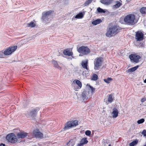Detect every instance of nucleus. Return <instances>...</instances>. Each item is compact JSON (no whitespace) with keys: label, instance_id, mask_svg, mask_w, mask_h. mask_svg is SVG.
Segmentation results:
<instances>
[{"label":"nucleus","instance_id":"1","mask_svg":"<svg viewBox=\"0 0 146 146\" xmlns=\"http://www.w3.org/2000/svg\"><path fill=\"white\" fill-rule=\"evenodd\" d=\"M121 29L119 27L116 25H114L109 27L106 33V35L108 37H110L113 35L117 34L119 30Z\"/></svg>","mask_w":146,"mask_h":146},{"label":"nucleus","instance_id":"2","mask_svg":"<svg viewBox=\"0 0 146 146\" xmlns=\"http://www.w3.org/2000/svg\"><path fill=\"white\" fill-rule=\"evenodd\" d=\"M135 16L133 14H129L127 15L124 18V21L125 24L129 25H133L135 24L134 21Z\"/></svg>","mask_w":146,"mask_h":146},{"label":"nucleus","instance_id":"3","mask_svg":"<svg viewBox=\"0 0 146 146\" xmlns=\"http://www.w3.org/2000/svg\"><path fill=\"white\" fill-rule=\"evenodd\" d=\"M52 11L51 10L42 13V22L45 24L49 23L51 20V14Z\"/></svg>","mask_w":146,"mask_h":146},{"label":"nucleus","instance_id":"4","mask_svg":"<svg viewBox=\"0 0 146 146\" xmlns=\"http://www.w3.org/2000/svg\"><path fill=\"white\" fill-rule=\"evenodd\" d=\"M39 110V108L36 107L30 111H27L25 115L28 117H29L32 119H34L37 115V112Z\"/></svg>","mask_w":146,"mask_h":146},{"label":"nucleus","instance_id":"5","mask_svg":"<svg viewBox=\"0 0 146 146\" xmlns=\"http://www.w3.org/2000/svg\"><path fill=\"white\" fill-rule=\"evenodd\" d=\"M7 141L12 143H15L17 142L18 139L15 135L13 133H9L6 136Z\"/></svg>","mask_w":146,"mask_h":146},{"label":"nucleus","instance_id":"6","mask_svg":"<svg viewBox=\"0 0 146 146\" xmlns=\"http://www.w3.org/2000/svg\"><path fill=\"white\" fill-rule=\"evenodd\" d=\"M17 48V46H11L6 48L3 52L5 56H8L14 52Z\"/></svg>","mask_w":146,"mask_h":146},{"label":"nucleus","instance_id":"7","mask_svg":"<svg viewBox=\"0 0 146 146\" xmlns=\"http://www.w3.org/2000/svg\"><path fill=\"white\" fill-rule=\"evenodd\" d=\"M102 61L101 57L97 58L94 62V69L96 70H99V68L102 66Z\"/></svg>","mask_w":146,"mask_h":146},{"label":"nucleus","instance_id":"8","mask_svg":"<svg viewBox=\"0 0 146 146\" xmlns=\"http://www.w3.org/2000/svg\"><path fill=\"white\" fill-rule=\"evenodd\" d=\"M78 52L84 55H87L90 52L89 49L87 46H82L78 49Z\"/></svg>","mask_w":146,"mask_h":146},{"label":"nucleus","instance_id":"9","mask_svg":"<svg viewBox=\"0 0 146 146\" xmlns=\"http://www.w3.org/2000/svg\"><path fill=\"white\" fill-rule=\"evenodd\" d=\"M129 58L131 61L137 63L139 62V59L141 58L140 56L137 54H131L129 56Z\"/></svg>","mask_w":146,"mask_h":146},{"label":"nucleus","instance_id":"10","mask_svg":"<svg viewBox=\"0 0 146 146\" xmlns=\"http://www.w3.org/2000/svg\"><path fill=\"white\" fill-rule=\"evenodd\" d=\"M144 34L141 32L138 31L136 33L135 38L137 41H141L144 39Z\"/></svg>","mask_w":146,"mask_h":146},{"label":"nucleus","instance_id":"11","mask_svg":"<svg viewBox=\"0 0 146 146\" xmlns=\"http://www.w3.org/2000/svg\"><path fill=\"white\" fill-rule=\"evenodd\" d=\"M29 133L24 131H20L17 133L16 135L18 139H24L28 136Z\"/></svg>","mask_w":146,"mask_h":146},{"label":"nucleus","instance_id":"12","mask_svg":"<svg viewBox=\"0 0 146 146\" xmlns=\"http://www.w3.org/2000/svg\"><path fill=\"white\" fill-rule=\"evenodd\" d=\"M33 135L35 137L37 138H42L43 137L42 133L38 129H37L35 130L33 132Z\"/></svg>","mask_w":146,"mask_h":146},{"label":"nucleus","instance_id":"13","mask_svg":"<svg viewBox=\"0 0 146 146\" xmlns=\"http://www.w3.org/2000/svg\"><path fill=\"white\" fill-rule=\"evenodd\" d=\"M88 141L86 137H84L80 141L79 143L78 144L77 146H83L84 145L88 143Z\"/></svg>","mask_w":146,"mask_h":146},{"label":"nucleus","instance_id":"14","mask_svg":"<svg viewBox=\"0 0 146 146\" xmlns=\"http://www.w3.org/2000/svg\"><path fill=\"white\" fill-rule=\"evenodd\" d=\"M76 140V138L75 137L73 139L69 141V142L67 144V145L69 146H74V145L75 143Z\"/></svg>","mask_w":146,"mask_h":146},{"label":"nucleus","instance_id":"15","mask_svg":"<svg viewBox=\"0 0 146 146\" xmlns=\"http://www.w3.org/2000/svg\"><path fill=\"white\" fill-rule=\"evenodd\" d=\"M63 53L65 55H67L68 56H72L73 53L72 52L70 51L68 49H66L64 50L63 51Z\"/></svg>","mask_w":146,"mask_h":146},{"label":"nucleus","instance_id":"16","mask_svg":"<svg viewBox=\"0 0 146 146\" xmlns=\"http://www.w3.org/2000/svg\"><path fill=\"white\" fill-rule=\"evenodd\" d=\"M88 60H86L84 61H83L82 62L81 65L83 68L87 70L88 69Z\"/></svg>","mask_w":146,"mask_h":146},{"label":"nucleus","instance_id":"17","mask_svg":"<svg viewBox=\"0 0 146 146\" xmlns=\"http://www.w3.org/2000/svg\"><path fill=\"white\" fill-rule=\"evenodd\" d=\"M118 110L115 108H114L113 110L112 114L113 118H116L118 115Z\"/></svg>","mask_w":146,"mask_h":146},{"label":"nucleus","instance_id":"18","mask_svg":"<svg viewBox=\"0 0 146 146\" xmlns=\"http://www.w3.org/2000/svg\"><path fill=\"white\" fill-rule=\"evenodd\" d=\"M114 100V97H113V94H109L108 98V102L111 103Z\"/></svg>","mask_w":146,"mask_h":146},{"label":"nucleus","instance_id":"19","mask_svg":"<svg viewBox=\"0 0 146 146\" xmlns=\"http://www.w3.org/2000/svg\"><path fill=\"white\" fill-rule=\"evenodd\" d=\"M72 124L70 121L67 122L66 123L63 129L64 130H66L69 129L70 128L72 127Z\"/></svg>","mask_w":146,"mask_h":146},{"label":"nucleus","instance_id":"20","mask_svg":"<svg viewBox=\"0 0 146 146\" xmlns=\"http://www.w3.org/2000/svg\"><path fill=\"white\" fill-rule=\"evenodd\" d=\"M113 0H100V2L106 5H109L111 3Z\"/></svg>","mask_w":146,"mask_h":146},{"label":"nucleus","instance_id":"21","mask_svg":"<svg viewBox=\"0 0 146 146\" xmlns=\"http://www.w3.org/2000/svg\"><path fill=\"white\" fill-rule=\"evenodd\" d=\"M82 98L84 101L86 100L88 98L87 96V93L86 91H83L82 94Z\"/></svg>","mask_w":146,"mask_h":146},{"label":"nucleus","instance_id":"22","mask_svg":"<svg viewBox=\"0 0 146 146\" xmlns=\"http://www.w3.org/2000/svg\"><path fill=\"white\" fill-rule=\"evenodd\" d=\"M139 67L138 65L137 66L133 67H132L128 69L127 71V72H133L136 70Z\"/></svg>","mask_w":146,"mask_h":146},{"label":"nucleus","instance_id":"23","mask_svg":"<svg viewBox=\"0 0 146 146\" xmlns=\"http://www.w3.org/2000/svg\"><path fill=\"white\" fill-rule=\"evenodd\" d=\"M102 21L100 19H97L94 21L92 22V25H96L102 22Z\"/></svg>","mask_w":146,"mask_h":146},{"label":"nucleus","instance_id":"24","mask_svg":"<svg viewBox=\"0 0 146 146\" xmlns=\"http://www.w3.org/2000/svg\"><path fill=\"white\" fill-rule=\"evenodd\" d=\"M52 63L53 64L54 67L59 69H61L60 67L58 65V63L56 61L53 60L52 61Z\"/></svg>","mask_w":146,"mask_h":146},{"label":"nucleus","instance_id":"25","mask_svg":"<svg viewBox=\"0 0 146 146\" xmlns=\"http://www.w3.org/2000/svg\"><path fill=\"white\" fill-rule=\"evenodd\" d=\"M84 15L82 12H80L77 14L75 16V18L76 19H81L83 17Z\"/></svg>","mask_w":146,"mask_h":146},{"label":"nucleus","instance_id":"26","mask_svg":"<svg viewBox=\"0 0 146 146\" xmlns=\"http://www.w3.org/2000/svg\"><path fill=\"white\" fill-rule=\"evenodd\" d=\"M140 12L142 14H146V7H142L140 9Z\"/></svg>","mask_w":146,"mask_h":146},{"label":"nucleus","instance_id":"27","mask_svg":"<svg viewBox=\"0 0 146 146\" xmlns=\"http://www.w3.org/2000/svg\"><path fill=\"white\" fill-rule=\"evenodd\" d=\"M70 122L72 124L71 125L72 127L76 126L78 125V121L76 120L71 121Z\"/></svg>","mask_w":146,"mask_h":146},{"label":"nucleus","instance_id":"28","mask_svg":"<svg viewBox=\"0 0 146 146\" xmlns=\"http://www.w3.org/2000/svg\"><path fill=\"white\" fill-rule=\"evenodd\" d=\"M74 81H75V83H76V84L80 88L82 86V84L80 80H76L74 81L73 82H74Z\"/></svg>","mask_w":146,"mask_h":146},{"label":"nucleus","instance_id":"29","mask_svg":"<svg viewBox=\"0 0 146 146\" xmlns=\"http://www.w3.org/2000/svg\"><path fill=\"white\" fill-rule=\"evenodd\" d=\"M97 11L99 13H105L106 12L105 10L100 7H98L97 8Z\"/></svg>","mask_w":146,"mask_h":146},{"label":"nucleus","instance_id":"30","mask_svg":"<svg viewBox=\"0 0 146 146\" xmlns=\"http://www.w3.org/2000/svg\"><path fill=\"white\" fill-rule=\"evenodd\" d=\"M138 142L137 140H135L133 141L132 142L130 143L129 144V146H134L135 145H136Z\"/></svg>","mask_w":146,"mask_h":146},{"label":"nucleus","instance_id":"31","mask_svg":"<svg viewBox=\"0 0 146 146\" xmlns=\"http://www.w3.org/2000/svg\"><path fill=\"white\" fill-rule=\"evenodd\" d=\"M122 5V4L119 1H117L116 4L113 5V7L114 8H118L120 7Z\"/></svg>","mask_w":146,"mask_h":146},{"label":"nucleus","instance_id":"32","mask_svg":"<svg viewBox=\"0 0 146 146\" xmlns=\"http://www.w3.org/2000/svg\"><path fill=\"white\" fill-rule=\"evenodd\" d=\"M93 0H88L84 4V6H86L91 3Z\"/></svg>","mask_w":146,"mask_h":146},{"label":"nucleus","instance_id":"33","mask_svg":"<svg viewBox=\"0 0 146 146\" xmlns=\"http://www.w3.org/2000/svg\"><path fill=\"white\" fill-rule=\"evenodd\" d=\"M27 26L29 27H34L35 26V24L33 21H31L29 23L27 24Z\"/></svg>","mask_w":146,"mask_h":146},{"label":"nucleus","instance_id":"34","mask_svg":"<svg viewBox=\"0 0 146 146\" xmlns=\"http://www.w3.org/2000/svg\"><path fill=\"white\" fill-rule=\"evenodd\" d=\"M112 80V78H108L107 79H104V81L107 83H109Z\"/></svg>","mask_w":146,"mask_h":146},{"label":"nucleus","instance_id":"35","mask_svg":"<svg viewBox=\"0 0 146 146\" xmlns=\"http://www.w3.org/2000/svg\"><path fill=\"white\" fill-rule=\"evenodd\" d=\"M98 79V75L96 74H94L92 75V80L94 81H96Z\"/></svg>","mask_w":146,"mask_h":146},{"label":"nucleus","instance_id":"36","mask_svg":"<svg viewBox=\"0 0 146 146\" xmlns=\"http://www.w3.org/2000/svg\"><path fill=\"white\" fill-rule=\"evenodd\" d=\"M138 46L140 48H144L145 46V44L143 42H140L138 45Z\"/></svg>","mask_w":146,"mask_h":146},{"label":"nucleus","instance_id":"37","mask_svg":"<svg viewBox=\"0 0 146 146\" xmlns=\"http://www.w3.org/2000/svg\"><path fill=\"white\" fill-rule=\"evenodd\" d=\"M144 121H145V120H144V119L142 118V119H140L139 120L137 121V123L138 124H140L143 123L144 122Z\"/></svg>","mask_w":146,"mask_h":146},{"label":"nucleus","instance_id":"38","mask_svg":"<svg viewBox=\"0 0 146 146\" xmlns=\"http://www.w3.org/2000/svg\"><path fill=\"white\" fill-rule=\"evenodd\" d=\"M85 134L86 135L89 136L91 134V132L89 130H87L85 132Z\"/></svg>","mask_w":146,"mask_h":146},{"label":"nucleus","instance_id":"39","mask_svg":"<svg viewBox=\"0 0 146 146\" xmlns=\"http://www.w3.org/2000/svg\"><path fill=\"white\" fill-rule=\"evenodd\" d=\"M4 56L5 55L4 54V52L3 51H0V58H4Z\"/></svg>","mask_w":146,"mask_h":146},{"label":"nucleus","instance_id":"40","mask_svg":"<svg viewBox=\"0 0 146 146\" xmlns=\"http://www.w3.org/2000/svg\"><path fill=\"white\" fill-rule=\"evenodd\" d=\"M141 134L143 135L144 137H146V130H143L141 133Z\"/></svg>","mask_w":146,"mask_h":146},{"label":"nucleus","instance_id":"41","mask_svg":"<svg viewBox=\"0 0 146 146\" xmlns=\"http://www.w3.org/2000/svg\"><path fill=\"white\" fill-rule=\"evenodd\" d=\"M89 87L91 90L92 92H94L95 90V88H93L92 87L90 86V85H89Z\"/></svg>","mask_w":146,"mask_h":146},{"label":"nucleus","instance_id":"42","mask_svg":"<svg viewBox=\"0 0 146 146\" xmlns=\"http://www.w3.org/2000/svg\"><path fill=\"white\" fill-rule=\"evenodd\" d=\"M146 100V98H142L141 99V102H144Z\"/></svg>","mask_w":146,"mask_h":146},{"label":"nucleus","instance_id":"43","mask_svg":"<svg viewBox=\"0 0 146 146\" xmlns=\"http://www.w3.org/2000/svg\"><path fill=\"white\" fill-rule=\"evenodd\" d=\"M0 146H6L5 144H3V143H1L0 144Z\"/></svg>","mask_w":146,"mask_h":146},{"label":"nucleus","instance_id":"44","mask_svg":"<svg viewBox=\"0 0 146 146\" xmlns=\"http://www.w3.org/2000/svg\"><path fill=\"white\" fill-rule=\"evenodd\" d=\"M144 82L145 83H146V78L145 79V80H144Z\"/></svg>","mask_w":146,"mask_h":146},{"label":"nucleus","instance_id":"45","mask_svg":"<svg viewBox=\"0 0 146 146\" xmlns=\"http://www.w3.org/2000/svg\"><path fill=\"white\" fill-rule=\"evenodd\" d=\"M111 145L110 144L109 145V146H111Z\"/></svg>","mask_w":146,"mask_h":146},{"label":"nucleus","instance_id":"46","mask_svg":"<svg viewBox=\"0 0 146 146\" xmlns=\"http://www.w3.org/2000/svg\"><path fill=\"white\" fill-rule=\"evenodd\" d=\"M146 146V145H144V146Z\"/></svg>","mask_w":146,"mask_h":146}]
</instances>
